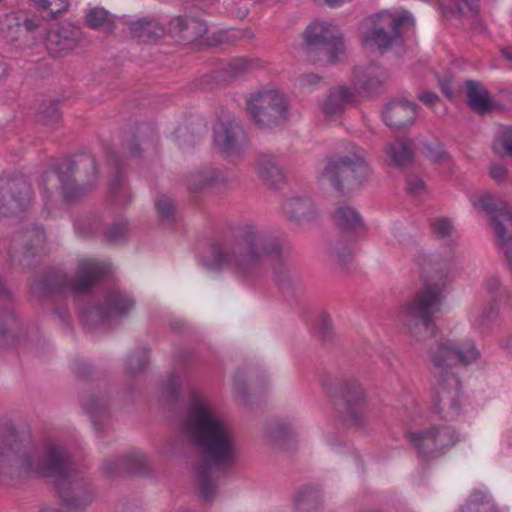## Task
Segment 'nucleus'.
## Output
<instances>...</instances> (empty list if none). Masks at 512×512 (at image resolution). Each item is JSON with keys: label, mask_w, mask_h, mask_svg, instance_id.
I'll return each mask as SVG.
<instances>
[{"label": "nucleus", "mask_w": 512, "mask_h": 512, "mask_svg": "<svg viewBox=\"0 0 512 512\" xmlns=\"http://www.w3.org/2000/svg\"><path fill=\"white\" fill-rule=\"evenodd\" d=\"M303 39L307 49H323L330 64L337 62L345 50L343 35L331 22H312L305 29Z\"/></svg>", "instance_id": "f8f14e48"}, {"label": "nucleus", "mask_w": 512, "mask_h": 512, "mask_svg": "<svg viewBox=\"0 0 512 512\" xmlns=\"http://www.w3.org/2000/svg\"><path fill=\"white\" fill-rule=\"evenodd\" d=\"M461 512H495L492 502L480 491L474 492L468 503L461 508Z\"/></svg>", "instance_id": "72a5a7b5"}, {"label": "nucleus", "mask_w": 512, "mask_h": 512, "mask_svg": "<svg viewBox=\"0 0 512 512\" xmlns=\"http://www.w3.org/2000/svg\"><path fill=\"white\" fill-rule=\"evenodd\" d=\"M32 5L39 11L46 14L48 18H54L67 10L68 0H30Z\"/></svg>", "instance_id": "473e14b6"}, {"label": "nucleus", "mask_w": 512, "mask_h": 512, "mask_svg": "<svg viewBox=\"0 0 512 512\" xmlns=\"http://www.w3.org/2000/svg\"><path fill=\"white\" fill-rule=\"evenodd\" d=\"M318 499V493L316 490L305 487L299 490L296 495V502L298 505L315 502Z\"/></svg>", "instance_id": "3c124183"}, {"label": "nucleus", "mask_w": 512, "mask_h": 512, "mask_svg": "<svg viewBox=\"0 0 512 512\" xmlns=\"http://www.w3.org/2000/svg\"><path fill=\"white\" fill-rule=\"evenodd\" d=\"M501 53L504 58H506L509 61H512V48L511 47L503 48Z\"/></svg>", "instance_id": "680f3d73"}, {"label": "nucleus", "mask_w": 512, "mask_h": 512, "mask_svg": "<svg viewBox=\"0 0 512 512\" xmlns=\"http://www.w3.org/2000/svg\"><path fill=\"white\" fill-rule=\"evenodd\" d=\"M423 410L422 408L416 403L412 402V409L409 412V420L415 424H422L423 423Z\"/></svg>", "instance_id": "864d4df0"}, {"label": "nucleus", "mask_w": 512, "mask_h": 512, "mask_svg": "<svg viewBox=\"0 0 512 512\" xmlns=\"http://www.w3.org/2000/svg\"><path fill=\"white\" fill-rule=\"evenodd\" d=\"M128 234V223L124 220L116 221L105 232L106 240L111 244L123 242Z\"/></svg>", "instance_id": "4c0bfd02"}, {"label": "nucleus", "mask_w": 512, "mask_h": 512, "mask_svg": "<svg viewBox=\"0 0 512 512\" xmlns=\"http://www.w3.org/2000/svg\"><path fill=\"white\" fill-rule=\"evenodd\" d=\"M240 37V32L235 29L221 30L213 33L211 38L207 39L209 45H216L222 43H232Z\"/></svg>", "instance_id": "c03bdc74"}, {"label": "nucleus", "mask_w": 512, "mask_h": 512, "mask_svg": "<svg viewBox=\"0 0 512 512\" xmlns=\"http://www.w3.org/2000/svg\"><path fill=\"white\" fill-rule=\"evenodd\" d=\"M283 213L291 222L303 224L316 218L317 209L309 196L292 197L284 202Z\"/></svg>", "instance_id": "412c9836"}, {"label": "nucleus", "mask_w": 512, "mask_h": 512, "mask_svg": "<svg viewBox=\"0 0 512 512\" xmlns=\"http://www.w3.org/2000/svg\"><path fill=\"white\" fill-rule=\"evenodd\" d=\"M164 22L140 19L130 24V30L134 37L142 40H154L169 34L173 37L179 35L185 41H195L208 32L206 23L195 17L174 18L167 29Z\"/></svg>", "instance_id": "0eeeda50"}, {"label": "nucleus", "mask_w": 512, "mask_h": 512, "mask_svg": "<svg viewBox=\"0 0 512 512\" xmlns=\"http://www.w3.org/2000/svg\"><path fill=\"white\" fill-rule=\"evenodd\" d=\"M86 23L93 29L101 28L107 33L112 32L114 29L113 19L102 8L91 9L86 15Z\"/></svg>", "instance_id": "2f4dec72"}, {"label": "nucleus", "mask_w": 512, "mask_h": 512, "mask_svg": "<svg viewBox=\"0 0 512 512\" xmlns=\"http://www.w3.org/2000/svg\"><path fill=\"white\" fill-rule=\"evenodd\" d=\"M111 271L112 266L108 261L84 258L80 260L73 279L69 280L62 271H52L44 276L41 286L47 293L69 291L73 295H80L89 292L94 283Z\"/></svg>", "instance_id": "423d86ee"}, {"label": "nucleus", "mask_w": 512, "mask_h": 512, "mask_svg": "<svg viewBox=\"0 0 512 512\" xmlns=\"http://www.w3.org/2000/svg\"><path fill=\"white\" fill-rule=\"evenodd\" d=\"M21 450V443L17 432L11 423L0 427V462L9 460L18 455Z\"/></svg>", "instance_id": "393cba45"}, {"label": "nucleus", "mask_w": 512, "mask_h": 512, "mask_svg": "<svg viewBox=\"0 0 512 512\" xmlns=\"http://www.w3.org/2000/svg\"><path fill=\"white\" fill-rule=\"evenodd\" d=\"M39 512H62V511L58 508L46 507V508L41 509Z\"/></svg>", "instance_id": "0e129e2a"}, {"label": "nucleus", "mask_w": 512, "mask_h": 512, "mask_svg": "<svg viewBox=\"0 0 512 512\" xmlns=\"http://www.w3.org/2000/svg\"><path fill=\"white\" fill-rule=\"evenodd\" d=\"M482 288L489 298L502 299L504 296L501 280L496 275L485 277L482 282Z\"/></svg>", "instance_id": "a19ab883"}, {"label": "nucleus", "mask_w": 512, "mask_h": 512, "mask_svg": "<svg viewBox=\"0 0 512 512\" xmlns=\"http://www.w3.org/2000/svg\"><path fill=\"white\" fill-rule=\"evenodd\" d=\"M234 241L213 242L201 257V264L211 271H228L250 281L262 273L263 261L281 253L280 243L254 223L245 221L234 230Z\"/></svg>", "instance_id": "7ed1b4c3"}, {"label": "nucleus", "mask_w": 512, "mask_h": 512, "mask_svg": "<svg viewBox=\"0 0 512 512\" xmlns=\"http://www.w3.org/2000/svg\"><path fill=\"white\" fill-rule=\"evenodd\" d=\"M196 179H197V185H192L191 183H189V189L192 192H197V191L202 190L203 188L206 187V184H207V182L203 180L202 175L196 176Z\"/></svg>", "instance_id": "6e6d98bb"}, {"label": "nucleus", "mask_w": 512, "mask_h": 512, "mask_svg": "<svg viewBox=\"0 0 512 512\" xmlns=\"http://www.w3.org/2000/svg\"><path fill=\"white\" fill-rule=\"evenodd\" d=\"M181 380L180 377L171 373L167 376L164 384V393L172 399H177L180 394Z\"/></svg>", "instance_id": "de8ad7c7"}, {"label": "nucleus", "mask_w": 512, "mask_h": 512, "mask_svg": "<svg viewBox=\"0 0 512 512\" xmlns=\"http://www.w3.org/2000/svg\"><path fill=\"white\" fill-rule=\"evenodd\" d=\"M32 188L23 177H0V215L25 211L31 204Z\"/></svg>", "instance_id": "2eb2a0df"}, {"label": "nucleus", "mask_w": 512, "mask_h": 512, "mask_svg": "<svg viewBox=\"0 0 512 512\" xmlns=\"http://www.w3.org/2000/svg\"><path fill=\"white\" fill-rule=\"evenodd\" d=\"M441 88L443 93H445L448 97H451V89L447 83H441Z\"/></svg>", "instance_id": "e2e57ef3"}, {"label": "nucleus", "mask_w": 512, "mask_h": 512, "mask_svg": "<svg viewBox=\"0 0 512 512\" xmlns=\"http://www.w3.org/2000/svg\"><path fill=\"white\" fill-rule=\"evenodd\" d=\"M419 100L426 105H433L438 101V96L433 92H423L419 95Z\"/></svg>", "instance_id": "5fc2aeb1"}, {"label": "nucleus", "mask_w": 512, "mask_h": 512, "mask_svg": "<svg viewBox=\"0 0 512 512\" xmlns=\"http://www.w3.org/2000/svg\"><path fill=\"white\" fill-rule=\"evenodd\" d=\"M18 242H21L23 246L22 253L24 256H28L30 254L34 255L40 248L43 247V244L45 243L44 230L39 226L33 225L31 229H27L25 232L17 235L15 243L8 252L11 259L15 258L16 245Z\"/></svg>", "instance_id": "5701e85b"}, {"label": "nucleus", "mask_w": 512, "mask_h": 512, "mask_svg": "<svg viewBox=\"0 0 512 512\" xmlns=\"http://www.w3.org/2000/svg\"><path fill=\"white\" fill-rule=\"evenodd\" d=\"M16 321L15 315L10 307L5 306L3 312L0 313V346L5 345V338L8 331V326Z\"/></svg>", "instance_id": "49530a36"}, {"label": "nucleus", "mask_w": 512, "mask_h": 512, "mask_svg": "<svg viewBox=\"0 0 512 512\" xmlns=\"http://www.w3.org/2000/svg\"><path fill=\"white\" fill-rule=\"evenodd\" d=\"M320 80V78L317 75L314 74H308L301 78V84H315Z\"/></svg>", "instance_id": "13d9d810"}, {"label": "nucleus", "mask_w": 512, "mask_h": 512, "mask_svg": "<svg viewBox=\"0 0 512 512\" xmlns=\"http://www.w3.org/2000/svg\"><path fill=\"white\" fill-rule=\"evenodd\" d=\"M203 180L207 182L206 186H208L210 184V181H213V178H210V180H208L207 178L203 177Z\"/></svg>", "instance_id": "338daca9"}, {"label": "nucleus", "mask_w": 512, "mask_h": 512, "mask_svg": "<svg viewBox=\"0 0 512 512\" xmlns=\"http://www.w3.org/2000/svg\"><path fill=\"white\" fill-rule=\"evenodd\" d=\"M406 190L413 197H423L427 192L423 180L417 175H409L407 177Z\"/></svg>", "instance_id": "a18cd8bd"}, {"label": "nucleus", "mask_w": 512, "mask_h": 512, "mask_svg": "<svg viewBox=\"0 0 512 512\" xmlns=\"http://www.w3.org/2000/svg\"><path fill=\"white\" fill-rule=\"evenodd\" d=\"M448 281L447 273L437 272L415 293L407 312L419 318L425 330L435 337V343L429 348V359L436 378L430 418L455 421L461 414V384L455 366L476 362L480 358V351L475 340L464 335L459 326L453 327L445 335L438 333L433 316L440 311Z\"/></svg>", "instance_id": "f257e3e1"}, {"label": "nucleus", "mask_w": 512, "mask_h": 512, "mask_svg": "<svg viewBox=\"0 0 512 512\" xmlns=\"http://www.w3.org/2000/svg\"><path fill=\"white\" fill-rule=\"evenodd\" d=\"M420 153L430 160H446L450 157L445 151L444 146L437 141L423 143L420 147Z\"/></svg>", "instance_id": "58836bf2"}, {"label": "nucleus", "mask_w": 512, "mask_h": 512, "mask_svg": "<svg viewBox=\"0 0 512 512\" xmlns=\"http://www.w3.org/2000/svg\"><path fill=\"white\" fill-rule=\"evenodd\" d=\"M347 421L351 425L360 424L365 412V394L359 384L353 383L343 395Z\"/></svg>", "instance_id": "4be33fe9"}, {"label": "nucleus", "mask_w": 512, "mask_h": 512, "mask_svg": "<svg viewBox=\"0 0 512 512\" xmlns=\"http://www.w3.org/2000/svg\"><path fill=\"white\" fill-rule=\"evenodd\" d=\"M75 162H60L56 170L47 172L42 178V186L45 194H53L54 189L59 190L63 199L67 202L74 201L84 195L88 190L87 185L76 183L73 174Z\"/></svg>", "instance_id": "f3484780"}, {"label": "nucleus", "mask_w": 512, "mask_h": 512, "mask_svg": "<svg viewBox=\"0 0 512 512\" xmlns=\"http://www.w3.org/2000/svg\"><path fill=\"white\" fill-rule=\"evenodd\" d=\"M501 300L489 298L481 308H473L469 314L471 325L483 328L493 323L499 316Z\"/></svg>", "instance_id": "b1692460"}, {"label": "nucleus", "mask_w": 512, "mask_h": 512, "mask_svg": "<svg viewBox=\"0 0 512 512\" xmlns=\"http://www.w3.org/2000/svg\"><path fill=\"white\" fill-rule=\"evenodd\" d=\"M387 160H411L413 156L412 143L406 139H397L385 146Z\"/></svg>", "instance_id": "7c9ffc66"}, {"label": "nucleus", "mask_w": 512, "mask_h": 512, "mask_svg": "<svg viewBox=\"0 0 512 512\" xmlns=\"http://www.w3.org/2000/svg\"><path fill=\"white\" fill-rule=\"evenodd\" d=\"M155 208L162 220L172 221L174 219L175 205L170 197L166 195L159 196L155 201Z\"/></svg>", "instance_id": "ea45409f"}, {"label": "nucleus", "mask_w": 512, "mask_h": 512, "mask_svg": "<svg viewBox=\"0 0 512 512\" xmlns=\"http://www.w3.org/2000/svg\"><path fill=\"white\" fill-rule=\"evenodd\" d=\"M453 6L447 5L449 17L463 16L470 17L477 14L479 5L478 0H450Z\"/></svg>", "instance_id": "f704fd0d"}, {"label": "nucleus", "mask_w": 512, "mask_h": 512, "mask_svg": "<svg viewBox=\"0 0 512 512\" xmlns=\"http://www.w3.org/2000/svg\"><path fill=\"white\" fill-rule=\"evenodd\" d=\"M413 299H414V297L405 305V308H404V317L406 320V325L409 326V329L411 330V333L414 336V338H416V341H419L420 339L417 338V335H415V332L411 328L412 322H414L415 328L423 330L427 335H429V337L432 339L431 343L429 344V346L431 347V345H433L435 343V337H433L431 335V333H429L428 331L425 330V328L422 326V322L419 318L412 317L407 312L408 305L413 301Z\"/></svg>", "instance_id": "8fccbe9b"}, {"label": "nucleus", "mask_w": 512, "mask_h": 512, "mask_svg": "<svg viewBox=\"0 0 512 512\" xmlns=\"http://www.w3.org/2000/svg\"><path fill=\"white\" fill-rule=\"evenodd\" d=\"M80 31L75 25L65 22L55 25L43 38L47 50L58 54L73 50L77 46Z\"/></svg>", "instance_id": "6ab92c4d"}, {"label": "nucleus", "mask_w": 512, "mask_h": 512, "mask_svg": "<svg viewBox=\"0 0 512 512\" xmlns=\"http://www.w3.org/2000/svg\"><path fill=\"white\" fill-rule=\"evenodd\" d=\"M368 171L367 162H327L319 180L322 185L346 194L362 184Z\"/></svg>", "instance_id": "ddd939ff"}, {"label": "nucleus", "mask_w": 512, "mask_h": 512, "mask_svg": "<svg viewBox=\"0 0 512 512\" xmlns=\"http://www.w3.org/2000/svg\"><path fill=\"white\" fill-rule=\"evenodd\" d=\"M413 26L414 17L409 11H380L364 19L360 25L363 46L383 53L399 39L401 30Z\"/></svg>", "instance_id": "39448f33"}, {"label": "nucleus", "mask_w": 512, "mask_h": 512, "mask_svg": "<svg viewBox=\"0 0 512 512\" xmlns=\"http://www.w3.org/2000/svg\"><path fill=\"white\" fill-rule=\"evenodd\" d=\"M494 149L502 155H512V127H500L493 145Z\"/></svg>", "instance_id": "e433bc0d"}, {"label": "nucleus", "mask_w": 512, "mask_h": 512, "mask_svg": "<svg viewBox=\"0 0 512 512\" xmlns=\"http://www.w3.org/2000/svg\"><path fill=\"white\" fill-rule=\"evenodd\" d=\"M183 430L202 453L203 459L195 466L197 485L201 496L211 500L220 476L237 458L235 436L205 395L196 389L189 393Z\"/></svg>", "instance_id": "f03ea898"}, {"label": "nucleus", "mask_w": 512, "mask_h": 512, "mask_svg": "<svg viewBox=\"0 0 512 512\" xmlns=\"http://www.w3.org/2000/svg\"><path fill=\"white\" fill-rule=\"evenodd\" d=\"M467 96L471 108L478 112H485L492 108L488 92L480 84L468 81L466 83Z\"/></svg>", "instance_id": "cd10ccee"}, {"label": "nucleus", "mask_w": 512, "mask_h": 512, "mask_svg": "<svg viewBox=\"0 0 512 512\" xmlns=\"http://www.w3.org/2000/svg\"><path fill=\"white\" fill-rule=\"evenodd\" d=\"M416 115V105L401 99L387 104L383 112V119L388 126L399 129L412 124Z\"/></svg>", "instance_id": "aec40b11"}, {"label": "nucleus", "mask_w": 512, "mask_h": 512, "mask_svg": "<svg viewBox=\"0 0 512 512\" xmlns=\"http://www.w3.org/2000/svg\"><path fill=\"white\" fill-rule=\"evenodd\" d=\"M147 361H148V354H147V351L145 350V351H142L141 356L138 359L137 366L134 367L131 364V369L132 370H136V369L140 370V369H142L146 365Z\"/></svg>", "instance_id": "4d7b16f0"}, {"label": "nucleus", "mask_w": 512, "mask_h": 512, "mask_svg": "<svg viewBox=\"0 0 512 512\" xmlns=\"http://www.w3.org/2000/svg\"><path fill=\"white\" fill-rule=\"evenodd\" d=\"M365 151L349 141H342L335 147L334 153L328 160H364Z\"/></svg>", "instance_id": "c756f323"}, {"label": "nucleus", "mask_w": 512, "mask_h": 512, "mask_svg": "<svg viewBox=\"0 0 512 512\" xmlns=\"http://www.w3.org/2000/svg\"><path fill=\"white\" fill-rule=\"evenodd\" d=\"M83 409L93 421L94 425L98 424V419L104 418L107 415L106 404L102 399L91 396L85 399L82 403Z\"/></svg>", "instance_id": "c9c22d12"}, {"label": "nucleus", "mask_w": 512, "mask_h": 512, "mask_svg": "<svg viewBox=\"0 0 512 512\" xmlns=\"http://www.w3.org/2000/svg\"><path fill=\"white\" fill-rule=\"evenodd\" d=\"M133 306L134 302L127 294L118 289H111L105 293L102 304L82 312V320L85 323L93 320L97 324H104L113 317L126 314Z\"/></svg>", "instance_id": "a211bd4d"}, {"label": "nucleus", "mask_w": 512, "mask_h": 512, "mask_svg": "<svg viewBox=\"0 0 512 512\" xmlns=\"http://www.w3.org/2000/svg\"><path fill=\"white\" fill-rule=\"evenodd\" d=\"M387 78V71L376 64L356 67L352 76L354 90L346 86L335 88L323 104L325 113L329 115L339 113L346 104L353 100L355 91L371 93Z\"/></svg>", "instance_id": "6e6552de"}, {"label": "nucleus", "mask_w": 512, "mask_h": 512, "mask_svg": "<svg viewBox=\"0 0 512 512\" xmlns=\"http://www.w3.org/2000/svg\"><path fill=\"white\" fill-rule=\"evenodd\" d=\"M7 72L5 64L0 62V78L3 77Z\"/></svg>", "instance_id": "69168bd1"}, {"label": "nucleus", "mask_w": 512, "mask_h": 512, "mask_svg": "<svg viewBox=\"0 0 512 512\" xmlns=\"http://www.w3.org/2000/svg\"><path fill=\"white\" fill-rule=\"evenodd\" d=\"M246 111L259 128H269L287 117L288 102L277 89L263 88L246 97Z\"/></svg>", "instance_id": "1a4fd4ad"}, {"label": "nucleus", "mask_w": 512, "mask_h": 512, "mask_svg": "<svg viewBox=\"0 0 512 512\" xmlns=\"http://www.w3.org/2000/svg\"><path fill=\"white\" fill-rule=\"evenodd\" d=\"M507 169L503 162H494L490 167V176L495 181H502L506 178Z\"/></svg>", "instance_id": "603ef678"}, {"label": "nucleus", "mask_w": 512, "mask_h": 512, "mask_svg": "<svg viewBox=\"0 0 512 512\" xmlns=\"http://www.w3.org/2000/svg\"><path fill=\"white\" fill-rule=\"evenodd\" d=\"M213 147L227 156H241L250 148V139L241 121L231 112H220L212 123Z\"/></svg>", "instance_id": "9d476101"}, {"label": "nucleus", "mask_w": 512, "mask_h": 512, "mask_svg": "<svg viewBox=\"0 0 512 512\" xmlns=\"http://www.w3.org/2000/svg\"><path fill=\"white\" fill-rule=\"evenodd\" d=\"M413 299H414V297L405 305V308H404V317L406 320V325L409 326V329L411 330V333L414 336V338H416V341H419L420 339L417 338V335H415V332L411 328L412 322H414L415 328L423 330L427 335H429V337L432 339L431 343L429 344V346L431 347V345H433L435 343V337H433L431 335V333H429L428 331L425 330V328L422 326V322L419 318L412 317L407 312L408 305L413 301Z\"/></svg>", "instance_id": "09e8293b"}, {"label": "nucleus", "mask_w": 512, "mask_h": 512, "mask_svg": "<svg viewBox=\"0 0 512 512\" xmlns=\"http://www.w3.org/2000/svg\"><path fill=\"white\" fill-rule=\"evenodd\" d=\"M19 462L21 476L52 477L68 510L81 512L92 502L91 489L79 476L68 452L57 442L48 440L25 450L19 455Z\"/></svg>", "instance_id": "20e7f679"}, {"label": "nucleus", "mask_w": 512, "mask_h": 512, "mask_svg": "<svg viewBox=\"0 0 512 512\" xmlns=\"http://www.w3.org/2000/svg\"><path fill=\"white\" fill-rule=\"evenodd\" d=\"M46 28L28 19L21 12H13L0 19V35L8 42H19L16 46L24 48L32 45Z\"/></svg>", "instance_id": "dca6fc26"}, {"label": "nucleus", "mask_w": 512, "mask_h": 512, "mask_svg": "<svg viewBox=\"0 0 512 512\" xmlns=\"http://www.w3.org/2000/svg\"><path fill=\"white\" fill-rule=\"evenodd\" d=\"M174 137L183 150L194 147L196 143L195 135L187 127H178L174 132Z\"/></svg>", "instance_id": "37998d69"}, {"label": "nucleus", "mask_w": 512, "mask_h": 512, "mask_svg": "<svg viewBox=\"0 0 512 512\" xmlns=\"http://www.w3.org/2000/svg\"><path fill=\"white\" fill-rule=\"evenodd\" d=\"M334 220L342 233L349 238L348 243L337 242L332 248V257L339 264H348L354 254V244L357 237L364 232V224L360 214L351 206L342 203L334 212Z\"/></svg>", "instance_id": "9b49d317"}, {"label": "nucleus", "mask_w": 512, "mask_h": 512, "mask_svg": "<svg viewBox=\"0 0 512 512\" xmlns=\"http://www.w3.org/2000/svg\"><path fill=\"white\" fill-rule=\"evenodd\" d=\"M391 163L394 164V166L397 169L402 170V171H407L409 169V165L412 162H400V161H397V162H391Z\"/></svg>", "instance_id": "052dcab7"}, {"label": "nucleus", "mask_w": 512, "mask_h": 512, "mask_svg": "<svg viewBox=\"0 0 512 512\" xmlns=\"http://www.w3.org/2000/svg\"><path fill=\"white\" fill-rule=\"evenodd\" d=\"M502 347L507 351L512 352V334L509 335L506 339H504L501 343Z\"/></svg>", "instance_id": "bf43d9fd"}, {"label": "nucleus", "mask_w": 512, "mask_h": 512, "mask_svg": "<svg viewBox=\"0 0 512 512\" xmlns=\"http://www.w3.org/2000/svg\"><path fill=\"white\" fill-rule=\"evenodd\" d=\"M263 62L255 57H237L231 59L224 70L230 77H237L246 72L261 68Z\"/></svg>", "instance_id": "c85d7f7f"}, {"label": "nucleus", "mask_w": 512, "mask_h": 512, "mask_svg": "<svg viewBox=\"0 0 512 512\" xmlns=\"http://www.w3.org/2000/svg\"><path fill=\"white\" fill-rule=\"evenodd\" d=\"M430 226L432 231L441 238L450 237L454 231V226L449 218L437 216L431 219Z\"/></svg>", "instance_id": "79ce46f5"}, {"label": "nucleus", "mask_w": 512, "mask_h": 512, "mask_svg": "<svg viewBox=\"0 0 512 512\" xmlns=\"http://www.w3.org/2000/svg\"><path fill=\"white\" fill-rule=\"evenodd\" d=\"M406 435L423 456L443 453L459 441V435L451 425H433L426 431H410L407 429Z\"/></svg>", "instance_id": "4468645a"}, {"label": "nucleus", "mask_w": 512, "mask_h": 512, "mask_svg": "<svg viewBox=\"0 0 512 512\" xmlns=\"http://www.w3.org/2000/svg\"><path fill=\"white\" fill-rule=\"evenodd\" d=\"M279 164L280 162H257L255 169L266 185L278 187L284 183L286 174Z\"/></svg>", "instance_id": "bb28decb"}, {"label": "nucleus", "mask_w": 512, "mask_h": 512, "mask_svg": "<svg viewBox=\"0 0 512 512\" xmlns=\"http://www.w3.org/2000/svg\"><path fill=\"white\" fill-rule=\"evenodd\" d=\"M145 464V457L141 454L135 453L125 458L106 462L104 464V471L108 476L114 475L119 469H125L132 473H140L142 472Z\"/></svg>", "instance_id": "a878e982"}]
</instances>
